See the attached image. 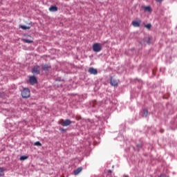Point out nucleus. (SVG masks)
Here are the masks:
<instances>
[{
	"instance_id": "f257e3e1",
	"label": "nucleus",
	"mask_w": 177,
	"mask_h": 177,
	"mask_svg": "<svg viewBox=\"0 0 177 177\" xmlns=\"http://www.w3.org/2000/svg\"><path fill=\"white\" fill-rule=\"evenodd\" d=\"M21 96L23 98H29L30 97V91L28 88H24L21 92Z\"/></svg>"
},
{
	"instance_id": "f03ea898",
	"label": "nucleus",
	"mask_w": 177,
	"mask_h": 177,
	"mask_svg": "<svg viewBox=\"0 0 177 177\" xmlns=\"http://www.w3.org/2000/svg\"><path fill=\"white\" fill-rule=\"evenodd\" d=\"M93 50L95 53H99L102 50V44L100 43H94L93 44Z\"/></svg>"
},
{
	"instance_id": "7ed1b4c3",
	"label": "nucleus",
	"mask_w": 177,
	"mask_h": 177,
	"mask_svg": "<svg viewBox=\"0 0 177 177\" xmlns=\"http://www.w3.org/2000/svg\"><path fill=\"white\" fill-rule=\"evenodd\" d=\"M58 124H61L62 127H68L72 124V121L70 120H64L62 119L58 122Z\"/></svg>"
},
{
	"instance_id": "20e7f679",
	"label": "nucleus",
	"mask_w": 177,
	"mask_h": 177,
	"mask_svg": "<svg viewBox=\"0 0 177 177\" xmlns=\"http://www.w3.org/2000/svg\"><path fill=\"white\" fill-rule=\"evenodd\" d=\"M28 82L31 84V85H34L35 84H37L38 81L37 79L36 78V77L35 76H31L29 77V80Z\"/></svg>"
},
{
	"instance_id": "39448f33",
	"label": "nucleus",
	"mask_w": 177,
	"mask_h": 177,
	"mask_svg": "<svg viewBox=\"0 0 177 177\" xmlns=\"http://www.w3.org/2000/svg\"><path fill=\"white\" fill-rule=\"evenodd\" d=\"M32 73L36 75L40 74V66H35L33 67L32 69Z\"/></svg>"
},
{
	"instance_id": "423d86ee",
	"label": "nucleus",
	"mask_w": 177,
	"mask_h": 177,
	"mask_svg": "<svg viewBox=\"0 0 177 177\" xmlns=\"http://www.w3.org/2000/svg\"><path fill=\"white\" fill-rule=\"evenodd\" d=\"M88 72L91 74V75H96L98 74L97 70L94 68H89Z\"/></svg>"
},
{
	"instance_id": "0eeeda50",
	"label": "nucleus",
	"mask_w": 177,
	"mask_h": 177,
	"mask_svg": "<svg viewBox=\"0 0 177 177\" xmlns=\"http://www.w3.org/2000/svg\"><path fill=\"white\" fill-rule=\"evenodd\" d=\"M48 10L50 12H55L58 11V7H57V6L53 5V6H50V7H49Z\"/></svg>"
},
{
	"instance_id": "6e6552de",
	"label": "nucleus",
	"mask_w": 177,
	"mask_h": 177,
	"mask_svg": "<svg viewBox=\"0 0 177 177\" xmlns=\"http://www.w3.org/2000/svg\"><path fill=\"white\" fill-rule=\"evenodd\" d=\"M142 23V21H133L132 25L133 27H140V24Z\"/></svg>"
},
{
	"instance_id": "1a4fd4ad",
	"label": "nucleus",
	"mask_w": 177,
	"mask_h": 177,
	"mask_svg": "<svg viewBox=\"0 0 177 177\" xmlns=\"http://www.w3.org/2000/svg\"><path fill=\"white\" fill-rule=\"evenodd\" d=\"M50 68H51V66L48 64H44L41 66V69L42 71H48Z\"/></svg>"
},
{
	"instance_id": "9d476101",
	"label": "nucleus",
	"mask_w": 177,
	"mask_h": 177,
	"mask_svg": "<svg viewBox=\"0 0 177 177\" xmlns=\"http://www.w3.org/2000/svg\"><path fill=\"white\" fill-rule=\"evenodd\" d=\"M111 84L113 86H117L118 85V81L113 79V77H111Z\"/></svg>"
},
{
	"instance_id": "9b49d317",
	"label": "nucleus",
	"mask_w": 177,
	"mask_h": 177,
	"mask_svg": "<svg viewBox=\"0 0 177 177\" xmlns=\"http://www.w3.org/2000/svg\"><path fill=\"white\" fill-rule=\"evenodd\" d=\"M83 170L82 167H78L77 169L74 170L73 173L75 176L78 175Z\"/></svg>"
},
{
	"instance_id": "f8f14e48",
	"label": "nucleus",
	"mask_w": 177,
	"mask_h": 177,
	"mask_svg": "<svg viewBox=\"0 0 177 177\" xmlns=\"http://www.w3.org/2000/svg\"><path fill=\"white\" fill-rule=\"evenodd\" d=\"M21 41L26 44H31L33 43V39H21Z\"/></svg>"
},
{
	"instance_id": "ddd939ff",
	"label": "nucleus",
	"mask_w": 177,
	"mask_h": 177,
	"mask_svg": "<svg viewBox=\"0 0 177 177\" xmlns=\"http://www.w3.org/2000/svg\"><path fill=\"white\" fill-rule=\"evenodd\" d=\"M145 11L151 13L152 12V8L149 6H147V7L144 8Z\"/></svg>"
},
{
	"instance_id": "4468645a",
	"label": "nucleus",
	"mask_w": 177,
	"mask_h": 177,
	"mask_svg": "<svg viewBox=\"0 0 177 177\" xmlns=\"http://www.w3.org/2000/svg\"><path fill=\"white\" fill-rule=\"evenodd\" d=\"M30 28V26H26V25H20V28L22 30H29Z\"/></svg>"
},
{
	"instance_id": "2eb2a0df",
	"label": "nucleus",
	"mask_w": 177,
	"mask_h": 177,
	"mask_svg": "<svg viewBox=\"0 0 177 177\" xmlns=\"http://www.w3.org/2000/svg\"><path fill=\"white\" fill-rule=\"evenodd\" d=\"M147 115H148V111L146 109H145L143 110V117H147Z\"/></svg>"
},
{
	"instance_id": "dca6fc26",
	"label": "nucleus",
	"mask_w": 177,
	"mask_h": 177,
	"mask_svg": "<svg viewBox=\"0 0 177 177\" xmlns=\"http://www.w3.org/2000/svg\"><path fill=\"white\" fill-rule=\"evenodd\" d=\"M34 145L38 146V147H41L42 146L41 143L39 141L35 142L34 143Z\"/></svg>"
},
{
	"instance_id": "f3484780",
	"label": "nucleus",
	"mask_w": 177,
	"mask_h": 177,
	"mask_svg": "<svg viewBox=\"0 0 177 177\" xmlns=\"http://www.w3.org/2000/svg\"><path fill=\"white\" fill-rule=\"evenodd\" d=\"M28 158V156H22L20 157V160H26Z\"/></svg>"
},
{
	"instance_id": "a211bd4d",
	"label": "nucleus",
	"mask_w": 177,
	"mask_h": 177,
	"mask_svg": "<svg viewBox=\"0 0 177 177\" xmlns=\"http://www.w3.org/2000/svg\"><path fill=\"white\" fill-rule=\"evenodd\" d=\"M145 27L147 29L150 30V28H151V24H147V25L145 26Z\"/></svg>"
},
{
	"instance_id": "6ab92c4d",
	"label": "nucleus",
	"mask_w": 177,
	"mask_h": 177,
	"mask_svg": "<svg viewBox=\"0 0 177 177\" xmlns=\"http://www.w3.org/2000/svg\"><path fill=\"white\" fill-rule=\"evenodd\" d=\"M4 171H5L4 168H2V167L0 168V176L3 175Z\"/></svg>"
},
{
	"instance_id": "aec40b11",
	"label": "nucleus",
	"mask_w": 177,
	"mask_h": 177,
	"mask_svg": "<svg viewBox=\"0 0 177 177\" xmlns=\"http://www.w3.org/2000/svg\"><path fill=\"white\" fill-rule=\"evenodd\" d=\"M59 131H63V132H66V130L64 129H59Z\"/></svg>"
},
{
	"instance_id": "412c9836",
	"label": "nucleus",
	"mask_w": 177,
	"mask_h": 177,
	"mask_svg": "<svg viewBox=\"0 0 177 177\" xmlns=\"http://www.w3.org/2000/svg\"><path fill=\"white\" fill-rule=\"evenodd\" d=\"M160 177H168L167 175H165V174H161L160 176Z\"/></svg>"
},
{
	"instance_id": "4be33fe9",
	"label": "nucleus",
	"mask_w": 177,
	"mask_h": 177,
	"mask_svg": "<svg viewBox=\"0 0 177 177\" xmlns=\"http://www.w3.org/2000/svg\"><path fill=\"white\" fill-rule=\"evenodd\" d=\"M162 1L163 0H156V1L158 2V3H162Z\"/></svg>"
},
{
	"instance_id": "5701e85b",
	"label": "nucleus",
	"mask_w": 177,
	"mask_h": 177,
	"mask_svg": "<svg viewBox=\"0 0 177 177\" xmlns=\"http://www.w3.org/2000/svg\"><path fill=\"white\" fill-rule=\"evenodd\" d=\"M148 41H147V43L149 44V41H150V37H148Z\"/></svg>"
},
{
	"instance_id": "b1692460",
	"label": "nucleus",
	"mask_w": 177,
	"mask_h": 177,
	"mask_svg": "<svg viewBox=\"0 0 177 177\" xmlns=\"http://www.w3.org/2000/svg\"><path fill=\"white\" fill-rule=\"evenodd\" d=\"M28 37H29L30 39H32V37H31V36H28Z\"/></svg>"
},
{
	"instance_id": "393cba45",
	"label": "nucleus",
	"mask_w": 177,
	"mask_h": 177,
	"mask_svg": "<svg viewBox=\"0 0 177 177\" xmlns=\"http://www.w3.org/2000/svg\"><path fill=\"white\" fill-rule=\"evenodd\" d=\"M108 172H109V173H111V170H109Z\"/></svg>"
},
{
	"instance_id": "a878e982",
	"label": "nucleus",
	"mask_w": 177,
	"mask_h": 177,
	"mask_svg": "<svg viewBox=\"0 0 177 177\" xmlns=\"http://www.w3.org/2000/svg\"><path fill=\"white\" fill-rule=\"evenodd\" d=\"M137 147H140V145H137Z\"/></svg>"
},
{
	"instance_id": "bb28decb",
	"label": "nucleus",
	"mask_w": 177,
	"mask_h": 177,
	"mask_svg": "<svg viewBox=\"0 0 177 177\" xmlns=\"http://www.w3.org/2000/svg\"><path fill=\"white\" fill-rule=\"evenodd\" d=\"M135 177H139V176H135Z\"/></svg>"
}]
</instances>
